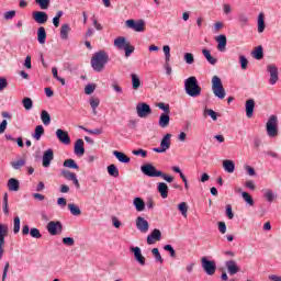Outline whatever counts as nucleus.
Segmentation results:
<instances>
[{
  "label": "nucleus",
  "instance_id": "1",
  "mask_svg": "<svg viewBox=\"0 0 281 281\" xmlns=\"http://www.w3.org/2000/svg\"><path fill=\"white\" fill-rule=\"evenodd\" d=\"M106 63H109V54L104 50L97 52L91 58V67L98 74H100V71H104Z\"/></svg>",
  "mask_w": 281,
  "mask_h": 281
},
{
  "label": "nucleus",
  "instance_id": "2",
  "mask_svg": "<svg viewBox=\"0 0 281 281\" xmlns=\"http://www.w3.org/2000/svg\"><path fill=\"white\" fill-rule=\"evenodd\" d=\"M184 91L190 98H199L201 95V86L196 77L191 76L184 80Z\"/></svg>",
  "mask_w": 281,
  "mask_h": 281
},
{
  "label": "nucleus",
  "instance_id": "3",
  "mask_svg": "<svg viewBox=\"0 0 281 281\" xmlns=\"http://www.w3.org/2000/svg\"><path fill=\"white\" fill-rule=\"evenodd\" d=\"M211 83H212V91L215 98L223 100L226 95V92H225V88L223 87V81L221 80V77L213 76Z\"/></svg>",
  "mask_w": 281,
  "mask_h": 281
},
{
  "label": "nucleus",
  "instance_id": "4",
  "mask_svg": "<svg viewBox=\"0 0 281 281\" xmlns=\"http://www.w3.org/2000/svg\"><path fill=\"white\" fill-rule=\"evenodd\" d=\"M266 131L268 136L278 137V116L271 115L266 123Z\"/></svg>",
  "mask_w": 281,
  "mask_h": 281
},
{
  "label": "nucleus",
  "instance_id": "5",
  "mask_svg": "<svg viewBox=\"0 0 281 281\" xmlns=\"http://www.w3.org/2000/svg\"><path fill=\"white\" fill-rule=\"evenodd\" d=\"M201 265L206 276H214L216 273V261L207 260V257H202Z\"/></svg>",
  "mask_w": 281,
  "mask_h": 281
},
{
  "label": "nucleus",
  "instance_id": "6",
  "mask_svg": "<svg viewBox=\"0 0 281 281\" xmlns=\"http://www.w3.org/2000/svg\"><path fill=\"white\" fill-rule=\"evenodd\" d=\"M125 25L134 32H144L146 30V22L144 20H127Z\"/></svg>",
  "mask_w": 281,
  "mask_h": 281
},
{
  "label": "nucleus",
  "instance_id": "7",
  "mask_svg": "<svg viewBox=\"0 0 281 281\" xmlns=\"http://www.w3.org/2000/svg\"><path fill=\"white\" fill-rule=\"evenodd\" d=\"M136 113L138 117L146 119L153 113V109H150V105H148V103L139 102L136 105Z\"/></svg>",
  "mask_w": 281,
  "mask_h": 281
},
{
  "label": "nucleus",
  "instance_id": "8",
  "mask_svg": "<svg viewBox=\"0 0 281 281\" xmlns=\"http://www.w3.org/2000/svg\"><path fill=\"white\" fill-rule=\"evenodd\" d=\"M48 234L50 236H58V234H63V223L58 221H52L46 226Z\"/></svg>",
  "mask_w": 281,
  "mask_h": 281
},
{
  "label": "nucleus",
  "instance_id": "9",
  "mask_svg": "<svg viewBox=\"0 0 281 281\" xmlns=\"http://www.w3.org/2000/svg\"><path fill=\"white\" fill-rule=\"evenodd\" d=\"M140 171L146 177H159V176H161V171L157 170V168L155 166H153V164L143 165L140 167Z\"/></svg>",
  "mask_w": 281,
  "mask_h": 281
},
{
  "label": "nucleus",
  "instance_id": "10",
  "mask_svg": "<svg viewBox=\"0 0 281 281\" xmlns=\"http://www.w3.org/2000/svg\"><path fill=\"white\" fill-rule=\"evenodd\" d=\"M52 161H54V149L48 148L43 153L42 156L43 168H49V166H52Z\"/></svg>",
  "mask_w": 281,
  "mask_h": 281
},
{
  "label": "nucleus",
  "instance_id": "11",
  "mask_svg": "<svg viewBox=\"0 0 281 281\" xmlns=\"http://www.w3.org/2000/svg\"><path fill=\"white\" fill-rule=\"evenodd\" d=\"M267 71L270 75L269 83L276 85L278 80H280V77L278 76V66L270 64L267 66Z\"/></svg>",
  "mask_w": 281,
  "mask_h": 281
},
{
  "label": "nucleus",
  "instance_id": "12",
  "mask_svg": "<svg viewBox=\"0 0 281 281\" xmlns=\"http://www.w3.org/2000/svg\"><path fill=\"white\" fill-rule=\"evenodd\" d=\"M48 19H49V16L47 15V13L45 11L33 12V20L35 21V23H38V25H45V23H47Z\"/></svg>",
  "mask_w": 281,
  "mask_h": 281
},
{
  "label": "nucleus",
  "instance_id": "13",
  "mask_svg": "<svg viewBox=\"0 0 281 281\" xmlns=\"http://www.w3.org/2000/svg\"><path fill=\"white\" fill-rule=\"evenodd\" d=\"M56 137L60 142V144H65L66 146H69V144H71V138L69 137V133H67V131L58 128L56 131Z\"/></svg>",
  "mask_w": 281,
  "mask_h": 281
},
{
  "label": "nucleus",
  "instance_id": "14",
  "mask_svg": "<svg viewBox=\"0 0 281 281\" xmlns=\"http://www.w3.org/2000/svg\"><path fill=\"white\" fill-rule=\"evenodd\" d=\"M225 267L229 276H236V273L240 272V267H238V263L235 260L226 261Z\"/></svg>",
  "mask_w": 281,
  "mask_h": 281
},
{
  "label": "nucleus",
  "instance_id": "15",
  "mask_svg": "<svg viewBox=\"0 0 281 281\" xmlns=\"http://www.w3.org/2000/svg\"><path fill=\"white\" fill-rule=\"evenodd\" d=\"M136 227L138 232H142V234H146L149 228L148 221H146L144 217L138 216L136 218Z\"/></svg>",
  "mask_w": 281,
  "mask_h": 281
},
{
  "label": "nucleus",
  "instance_id": "16",
  "mask_svg": "<svg viewBox=\"0 0 281 281\" xmlns=\"http://www.w3.org/2000/svg\"><path fill=\"white\" fill-rule=\"evenodd\" d=\"M159 240H161V231L155 228L151 234L147 236V245H155Z\"/></svg>",
  "mask_w": 281,
  "mask_h": 281
},
{
  "label": "nucleus",
  "instance_id": "17",
  "mask_svg": "<svg viewBox=\"0 0 281 281\" xmlns=\"http://www.w3.org/2000/svg\"><path fill=\"white\" fill-rule=\"evenodd\" d=\"M7 188L10 192H19L21 182L16 178H10L7 183Z\"/></svg>",
  "mask_w": 281,
  "mask_h": 281
},
{
  "label": "nucleus",
  "instance_id": "18",
  "mask_svg": "<svg viewBox=\"0 0 281 281\" xmlns=\"http://www.w3.org/2000/svg\"><path fill=\"white\" fill-rule=\"evenodd\" d=\"M8 232H10V228L7 224H0V247H5V236H8Z\"/></svg>",
  "mask_w": 281,
  "mask_h": 281
},
{
  "label": "nucleus",
  "instance_id": "19",
  "mask_svg": "<svg viewBox=\"0 0 281 281\" xmlns=\"http://www.w3.org/2000/svg\"><path fill=\"white\" fill-rule=\"evenodd\" d=\"M132 251L137 263L144 267V265H146V258L142 255V249L139 247H134L132 248Z\"/></svg>",
  "mask_w": 281,
  "mask_h": 281
},
{
  "label": "nucleus",
  "instance_id": "20",
  "mask_svg": "<svg viewBox=\"0 0 281 281\" xmlns=\"http://www.w3.org/2000/svg\"><path fill=\"white\" fill-rule=\"evenodd\" d=\"M215 41L217 43L218 52H225V48L227 47V36L221 34L215 38Z\"/></svg>",
  "mask_w": 281,
  "mask_h": 281
},
{
  "label": "nucleus",
  "instance_id": "21",
  "mask_svg": "<svg viewBox=\"0 0 281 281\" xmlns=\"http://www.w3.org/2000/svg\"><path fill=\"white\" fill-rule=\"evenodd\" d=\"M75 155L78 157L85 155V140H82V138L77 139L75 143Z\"/></svg>",
  "mask_w": 281,
  "mask_h": 281
},
{
  "label": "nucleus",
  "instance_id": "22",
  "mask_svg": "<svg viewBox=\"0 0 281 281\" xmlns=\"http://www.w3.org/2000/svg\"><path fill=\"white\" fill-rule=\"evenodd\" d=\"M127 45H131V42L126 41L124 36L114 40V47H116V49H124Z\"/></svg>",
  "mask_w": 281,
  "mask_h": 281
},
{
  "label": "nucleus",
  "instance_id": "23",
  "mask_svg": "<svg viewBox=\"0 0 281 281\" xmlns=\"http://www.w3.org/2000/svg\"><path fill=\"white\" fill-rule=\"evenodd\" d=\"M158 124L160 128H167V126H170V114L168 113L160 114Z\"/></svg>",
  "mask_w": 281,
  "mask_h": 281
},
{
  "label": "nucleus",
  "instance_id": "24",
  "mask_svg": "<svg viewBox=\"0 0 281 281\" xmlns=\"http://www.w3.org/2000/svg\"><path fill=\"white\" fill-rule=\"evenodd\" d=\"M69 32H71V26L69 24H63L59 33L61 41H69Z\"/></svg>",
  "mask_w": 281,
  "mask_h": 281
},
{
  "label": "nucleus",
  "instance_id": "25",
  "mask_svg": "<svg viewBox=\"0 0 281 281\" xmlns=\"http://www.w3.org/2000/svg\"><path fill=\"white\" fill-rule=\"evenodd\" d=\"M37 41H38L40 45H45V43L47 41V31H45V29L43 26H40L37 29Z\"/></svg>",
  "mask_w": 281,
  "mask_h": 281
},
{
  "label": "nucleus",
  "instance_id": "26",
  "mask_svg": "<svg viewBox=\"0 0 281 281\" xmlns=\"http://www.w3.org/2000/svg\"><path fill=\"white\" fill-rule=\"evenodd\" d=\"M254 109H256V101L254 99L246 101V115L247 117L254 116Z\"/></svg>",
  "mask_w": 281,
  "mask_h": 281
},
{
  "label": "nucleus",
  "instance_id": "27",
  "mask_svg": "<svg viewBox=\"0 0 281 281\" xmlns=\"http://www.w3.org/2000/svg\"><path fill=\"white\" fill-rule=\"evenodd\" d=\"M133 205L136 209V212H144L146 210V202L142 198H135Z\"/></svg>",
  "mask_w": 281,
  "mask_h": 281
},
{
  "label": "nucleus",
  "instance_id": "28",
  "mask_svg": "<svg viewBox=\"0 0 281 281\" xmlns=\"http://www.w3.org/2000/svg\"><path fill=\"white\" fill-rule=\"evenodd\" d=\"M114 157H116V159H119V161L121 164H130L131 162V158L128 156H126V154L119 151V150H114L113 151Z\"/></svg>",
  "mask_w": 281,
  "mask_h": 281
},
{
  "label": "nucleus",
  "instance_id": "29",
  "mask_svg": "<svg viewBox=\"0 0 281 281\" xmlns=\"http://www.w3.org/2000/svg\"><path fill=\"white\" fill-rule=\"evenodd\" d=\"M157 190L161 199H168V184H166V182H159L157 186Z\"/></svg>",
  "mask_w": 281,
  "mask_h": 281
},
{
  "label": "nucleus",
  "instance_id": "30",
  "mask_svg": "<svg viewBox=\"0 0 281 281\" xmlns=\"http://www.w3.org/2000/svg\"><path fill=\"white\" fill-rule=\"evenodd\" d=\"M223 168L225 172H228L229 175H232L234 173V170H236V164H234L233 160H224Z\"/></svg>",
  "mask_w": 281,
  "mask_h": 281
},
{
  "label": "nucleus",
  "instance_id": "31",
  "mask_svg": "<svg viewBox=\"0 0 281 281\" xmlns=\"http://www.w3.org/2000/svg\"><path fill=\"white\" fill-rule=\"evenodd\" d=\"M43 135H45V127H43V125H37L34 134L32 135L33 139L41 142V137H43Z\"/></svg>",
  "mask_w": 281,
  "mask_h": 281
},
{
  "label": "nucleus",
  "instance_id": "32",
  "mask_svg": "<svg viewBox=\"0 0 281 281\" xmlns=\"http://www.w3.org/2000/svg\"><path fill=\"white\" fill-rule=\"evenodd\" d=\"M202 54L210 65H216V63H218V59L213 57L210 50L203 48Z\"/></svg>",
  "mask_w": 281,
  "mask_h": 281
},
{
  "label": "nucleus",
  "instance_id": "33",
  "mask_svg": "<svg viewBox=\"0 0 281 281\" xmlns=\"http://www.w3.org/2000/svg\"><path fill=\"white\" fill-rule=\"evenodd\" d=\"M41 120H42L44 126H49V124H52V115H49V112H47V110L42 111Z\"/></svg>",
  "mask_w": 281,
  "mask_h": 281
},
{
  "label": "nucleus",
  "instance_id": "34",
  "mask_svg": "<svg viewBox=\"0 0 281 281\" xmlns=\"http://www.w3.org/2000/svg\"><path fill=\"white\" fill-rule=\"evenodd\" d=\"M171 137H172L171 134H166L160 142V147L164 148L165 150H168L170 148Z\"/></svg>",
  "mask_w": 281,
  "mask_h": 281
},
{
  "label": "nucleus",
  "instance_id": "35",
  "mask_svg": "<svg viewBox=\"0 0 281 281\" xmlns=\"http://www.w3.org/2000/svg\"><path fill=\"white\" fill-rule=\"evenodd\" d=\"M257 24H258L259 34H262V32H265V27H266V25H265V13L263 12L259 13Z\"/></svg>",
  "mask_w": 281,
  "mask_h": 281
},
{
  "label": "nucleus",
  "instance_id": "36",
  "mask_svg": "<svg viewBox=\"0 0 281 281\" xmlns=\"http://www.w3.org/2000/svg\"><path fill=\"white\" fill-rule=\"evenodd\" d=\"M252 57H255L256 60H262V58H265V52L262 46H258L254 49Z\"/></svg>",
  "mask_w": 281,
  "mask_h": 281
},
{
  "label": "nucleus",
  "instance_id": "37",
  "mask_svg": "<svg viewBox=\"0 0 281 281\" xmlns=\"http://www.w3.org/2000/svg\"><path fill=\"white\" fill-rule=\"evenodd\" d=\"M262 194L269 203H273V201L276 200V193H273V191L270 189H263Z\"/></svg>",
  "mask_w": 281,
  "mask_h": 281
},
{
  "label": "nucleus",
  "instance_id": "38",
  "mask_svg": "<svg viewBox=\"0 0 281 281\" xmlns=\"http://www.w3.org/2000/svg\"><path fill=\"white\" fill-rule=\"evenodd\" d=\"M108 175H110V177H114V179H117V177H120V169H117V166L112 164L108 166Z\"/></svg>",
  "mask_w": 281,
  "mask_h": 281
},
{
  "label": "nucleus",
  "instance_id": "39",
  "mask_svg": "<svg viewBox=\"0 0 281 281\" xmlns=\"http://www.w3.org/2000/svg\"><path fill=\"white\" fill-rule=\"evenodd\" d=\"M68 210H69L70 214H72V216H80V214H82L80 206H78L74 203L68 204Z\"/></svg>",
  "mask_w": 281,
  "mask_h": 281
},
{
  "label": "nucleus",
  "instance_id": "40",
  "mask_svg": "<svg viewBox=\"0 0 281 281\" xmlns=\"http://www.w3.org/2000/svg\"><path fill=\"white\" fill-rule=\"evenodd\" d=\"M132 78V88L137 91V89H139V87H142V80H139V77L135 74L131 75Z\"/></svg>",
  "mask_w": 281,
  "mask_h": 281
},
{
  "label": "nucleus",
  "instance_id": "41",
  "mask_svg": "<svg viewBox=\"0 0 281 281\" xmlns=\"http://www.w3.org/2000/svg\"><path fill=\"white\" fill-rule=\"evenodd\" d=\"M90 106L92 109L93 115H98V110L97 109L100 106V99L92 97L90 99Z\"/></svg>",
  "mask_w": 281,
  "mask_h": 281
},
{
  "label": "nucleus",
  "instance_id": "42",
  "mask_svg": "<svg viewBox=\"0 0 281 281\" xmlns=\"http://www.w3.org/2000/svg\"><path fill=\"white\" fill-rule=\"evenodd\" d=\"M23 166H25V158L11 161V167L13 168V170H21Z\"/></svg>",
  "mask_w": 281,
  "mask_h": 281
},
{
  "label": "nucleus",
  "instance_id": "43",
  "mask_svg": "<svg viewBox=\"0 0 281 281\" xmlns=\"http://www.w3.org/2000/svg\"><path fill=\"white\" fill-rule=\"evenodd\" d=\"M64 168H70L72 170H78V162H76V160L74 159H66L64 161Z\"/></svg>",
  "mask_w": 281,
  "mask_h": 281
},
{
  "label": "nucleus",
  "instance_id": "44",
  "mask_svg": "<svg viewBox=\"0 0 281 281\" xmlns=\"http://www.w3.org/2000/svg\"><path fill=\"white\" fill-rule=\"evenodd\" d=\"M22 104H23L25 111H32V109L34 108V102L29 97H26L22 100Z\"/></svg>",
  "mask_w": 281,
  "mask_h": 281
},
{
  "label": "nucleus",
  "instance_id": "45",
  "mask_svg": "<svg viewBox=\"0 0 281 281\" xmlns=\"http://www.w3.org/2000/svg\"><path fill=\"white\" fill-rule=\"evenodd\" d=\"M178 210H179V212L182 214V216H183L184 218H188V203L181 202V203L178 205Z\"/></svg>",
  "mask_w": 281,
  "mask_h": 281
},
{
  "label": "nucleus",
  "instance_id": "46",
  "mask_svg": "<svg viewBox=\"0 0 281 281\" xmlns=\"http://www.w3.org/2000/svg\"><path fill=\"white\" fill-rule=\"evenodd\" d=\"M21 232V218L15 216L13 220V233L19 234Z\"/></svg>",
  "mask_w": 281,
  "mask_h": 281
},
{
  "label": "nucleus",
  "instance_id": "47",
  "mask_svg": "<svg viewBox=\"0 0 281 281\" xmlns=\"http://www.w3.org/2000/svg\"><path fill=\"white\" fill-rule=\"evenodd\" d=\"M151 254H153L156 262H160V265L164 263V258L161 257V254L159 252V248H154L151 250Z\"/></svg>",
  "mask_w": 281,
  "mask_h": 281
},
{
  "label": "nucleus",
  "instance_id": "48",
  "mask_svg": "<svg viewBox=\"0 0 281 281\" xmlns=\"http://www.w3.org/2000/svg\"><path fill=\"white\" fill-rule=\"evenodd\" d=\"M61 176L64 179H67V181H72L74 178L76 177V173H72L71 171L64 169L61 170Z\"/></svg>",
  "mask_w": 281,
  "mask_h": 281
},
{
  "label": "nucleus",
  "instance_id": "49",
  "mask_svg": "<svg viewBox=\"0 0 281 281\" xmlns=\"http://www.w3.org/2000/svg\"><path fill=\"white\" fill-rule=\"evenodd\" d=\"M35 3L40 5L41 10H47L49 8L50 0H35Z\"/></svg>",
  "mask_w": 281,
  "mask_h": 281
},
{
  "label": "nucleus",
  "instance_id": "50",
  "mask_svg": "<svg viewBox=\"0 0 281 281\" xmlns=\"http://www.w3.org/2000/svg\"><path fill=\"white\" fill-rule=\"evenodd\" d=\"M80 128H82V131H85L86 133H89L90 135H102V128L89 130L83 126H80Z\"/></svg>",
  "mask_w": 281,
  "mask_h": 281
},
{
  "label": "nucleus",
  "instance_id": "51",
  "mask_svg": "<svg viewBox=\"0 0 281 281\" xmlns=\"http://www.w3.org/2000/svg\"><path fill=\"white\" fill-rule=\"evenodd\" d=\"M14 16H16V11H14V10L7 11L3 14L4 21H12V19H14Z\"/></svg>",
  "mask_w": 281,
  "mask_h": 281
},
{
  "label": "nucleus",
  "instance_id": "52",
  "mask_svg": "<svg viewBox=\"0 0 281 281\" xmlns=\"http://www.w3.org/2000/svg\"><path fill=\"white\" fill-rule=\"evenodd\" d=\"M241 196H243L244 201L248 203V205L254 206V198H251V195L249 193L241 192Z\"/></svg>",
  "mask_w": 281,
  "mask_h": 281
},
{
  "label": "nucleus",
  "instance_id": "53",
  "mask_svg": "<svg viewBox=\"0 0 281 281\" xmlns=\"http://www.w3.org/2000/svg\"><path fill=\"white\" fill-rule=\"evenodd\" d=\"M158 109H160L161 111H164L165 113H167V115H170V104H166L164 102H159L157 104Z\"/></svg>",
  "mask_w": 281,
  "mask_h": 281
},
{
  "label": "nucleus",
  "instance_id": "54",
  "mask_svg": "<svg viewBox=\"0 0 281 281\" xmlns=\"http://www.w3.org/2000/svg\"><path fill=\"white\" fill-rule=\"evenodd\" d=\"M165 251H168L170 254L171 258H177V251H175V248L172 247V245H165L164 246Z\"/></svg>",
  "mask_w": 281,
  "mask_h": 281
},
{
  "label": "nucleus",
  "instance_id": "55",
  "mask_svg": "<svg viewBox=\"0 0 281 281\" xmlns=\"http://www.w3.org/2000/svg\"><path fill=\"white\" fill-rule=\"evenodd\" d=\"M183 58H184V61L187 63V65L194 64V55L192 53H186Z\"/></svg>",
  "mask_w": 281,
  "mask_h": 281
},
{
  "label": "nucleus",
  "instance_id": "56",
  "mask_svg": "<svg viewBox=\"0 0 281 281\" xmlns=\"http://www.w3.org/2000/svg\"><path fill=\"white\" fill-rule=\"evenodd\" d=\"M162 52L165 54V61L166 63H170V46L169 45H165L162 47Z\"/></svg>",
  "mask_w": 281,
  "mask_h": 281
},
{
  "label": "nucleus",
  "instance_id": "57",
  "mask_svg": "<svg viewBox=\"0 0 281 281\" xmlns=\"http://www.w3.org/2000/svg\"><path fill=\"white\" fill-rule=\"evenodd\" d=\"M123 50L125 52V57L128 58V56H131L133 54V52H135V47L132 46L131 44H127Z\"/></svg>",
  "mask_w": 281,
  "mask_h": 281
},
{
  "label": "nucleus",
  "instance_id": "58",
  "mask_svg": "<svg viewBox=\"0 0 281 281\" xmlns=\"http://www.w3.org/2000/svg\"><path fill=\"white\" fill-rule=\"evenodd\" d=\"M93 91H95V85L93 83H88L85 88V93L86 95H91V93H93Z\"/></svg>",
  "mask_w": 281,
  "mask_h": 281
},
{
  "label": "nucleus",
  "instance_id": "59",
  "mask_svg": "<svg viewBox=\"0 0 281 281\" xmlns=\"http://www.w3.org/2000/svg\"><path fill=\"white\" fill-rule=\"evenodd\" d=\"M30 235L32 238H43V235L41 234V231L38 228H31Z\"/></svg>",
  "mask_w": 281,
  "mask_h": 281
},
{
  "label": "nucleus",
  "instance_id": "60",
  "mask_svg": "<svg viewBox=\"0 0 281 281\" xmlns=\"http://www.w3.org/2000/svg\"><path fill=\"white\" fill-rule=\"evenodd\" d=\"M204 113H206L214 122H216V120H218V114H216V112H214V110L205 109Z\"/></svg>",
  "mask_w": 281,
  "mask_h": 281
},
{
  "label": "nucleus",
  "instance_id": "61",
  "mask_svg": "<svg viewBox=\"0 0 281 281\" xmlns=\"http://www.w3.org/2000/svg\"><path fill=\"white\" fill-rule=\"evenodd\" d=\"M133 155H135L136 157H143V158H146L148 157V151L144 150V149H137V150H133L132 151Z\"/></svg>",
  "mask_w": 281,
  "mask_h": 281
},
{
  "label": "nucleus",
  "instance_id": "62",
  "mask_svg": "<svg viewBox=\"0 0 281 281\" xmlns=\"http://www.w3.org/2000/svg\"><path fill=\"white\" fill-rule=\"evenodd\" d=\"M239 63L241 65V69H247V65H249V60H247V57H245V55L239 56Z\"/></svg>",
  "mask_w": 281,
  "mask_h": 281
},
{
  "label": "nucleus",
  "instance_id": "63",
  "mask_svg": "<svg viewBox=\"0 0 281 281\" xmlns=\"http://www.w3.org/2000/svg\"><path fill=\"white\" fill-rule=\"evenodd\" d=\"M63 243L68 247H74V245H76V241L74 240L72 237H64Z\"/></svg>",
  "mask_w": 281,
  "mask_h": 281
},
{
  "label": "nucleus",
  "instance_id": "64",
  "mask_svg": "<svg viewBox=\"0 0 281 281\" xmlns=\"http://www.w3.org/2000/svg\"><path fill=\"white\" fill-rule=\"evenodd\" d=\"M269 281H281V276L278 274H269L268 276Z\"/></svg>",
  "mask_w": 281,
  "mask_h": 281
}]
</instances>
